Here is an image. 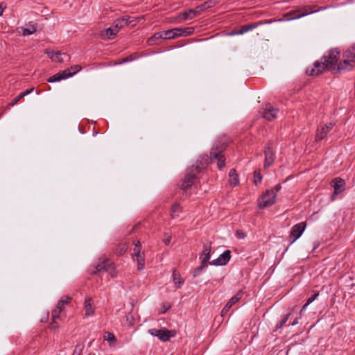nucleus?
Listing matches in <instances>:
<instances>
[{
  "mask_svg": "<svg viewBox=\"0 0 355 355\" xmlns=\"http://www.w3.org/2000/svg\"><path fill=\"white\" fill-rule=\"evenodd\" d=\"M6 7H3L2 3H0V16L3 14Z\"/></svg>",
  "mask_w": 355,
  "mask_h": 355,
  "instance_id": "8fccbe9b",
  "label": "nucleus"
},
{
  "mask_svg": "<svg viewBox=\"0 0 355 355\" xmlns=\"http://www.w3.org/2000/svg\"><path fill=\"white\" fill-rule=\"evenodd\" d=\"M230 177V184L232 187H235L239 184V175L236 173V171L234 168H232L229 172Z\"/></svg>",
  "mask_w": 355,
  "mask_h": 355,
  "instance_id": "b1692460",
  "label": "nucleus"
},
{
  "mask_svg": "<svg viewBox=\"0 0 355 355\" xmlns=\"http://www.w3.org/2000/svg\"><path fill=\"white\" fill-rule=\"evenodd\" d=\"M173 40L174 39L173 28L164 31L155 33L153 36L148 39V45H154L157 40Z\"/></svg>",
  "mask_w": 355,
  "mask_h": 355,
  "instance_id": "1a4fd4ad",
  "label": "nucleus"
},
{
  "mask_svg": "<svg viewBox=\"0 0 355 355\" xmlns=\"http://www.w3.org/2000/svg\"><path fill=\"white\" fill-rule=\"evenodd\" d=\"M171 236L168 233L164 234V238L163 239V242L165 245H168L171 243Z\"/></svg>",
  "mask_w": 355,
  "mask_h": 355,
  "instance_id": "ea45409f",
  "label": "nucleus"
},
{
  "mask_svg": "<svg viewBox=\"0 0 355 355\" xmlns=\"http://www.w3.org/2000/svg\"><path fill=\"white\" fill-rule=\"evenodd\" d=\"M22 95H21V94H19L18 96H17L10 103V105L11 106H13L15 105V104H17L18 103V101H19L21 98H22Z\"/></svg>",
  "mask_w": 355,
  "mask_h": 355,
  "instance_id": "a19ab883",
  "label": "nucleus"
},
{
  "mask_svg": "<svg viewBox=\"0 0 355 355\" xmlns=\"http://www.w3.org/2000/svg\"><path fill=\"white\" fill-rule=\"evenodd\" d=\"M331 187H334V193L332 194V199H334V196L338 195L345 189V182L340 178H336L331 182Z\"/></svg>",
  "mask_w": 355,
  "mask_h": 355,
  "instance_id": "4468645a",
  "label": "nucleus"
},
{
  "mask_svg": "<svg viewBox=\"0 0 355 355\" xmlns=\"http://www.w3.org/2000/svg\"><path fill=\"white\" fill-rule=\"evenodd\" d=\"M58 327L59 326L57 324V322H55V320H52V322L49 324V328L51 329H55L58 328Z\"/></svg>",
  "mask_w": 355,
  "mask_h": 355,
  "instance_id": "37998d69",
  "label": "nucleus"
},
{
  "mask_svg": "<svg viewBox=\"0 0 355 355\" xmlns=\"http://www.w3.org/2000/svg\"><path fill=\"white\" fill-rule=\"evenodd\" d=\"M271 23H272V20L269 19V20H263V21H260L259 22H256V23H252V24H249L243 25L238 31H236L235 32V34L243 35L249 31H252V30L257 28L260 25L266 24H271Z\"/></svg>",
  "mask_w": 355,
  "mask_h": 355,
  "instance_id": "f8f14e48",
  "label": "nucleus"
},
{
  "mask_svg": "<svg viewBox=\"0 0 355 355\" xmlns=\"http://www.w3.org/2000/svg\"><path fill=\"white\" fill-rule=\"evenodd\" d=\"M236 233L239 239H244L245 236V234L242 232H239V231H237Z\"/></svg>",
  "mask_w": 355,
  "mask_h": 355,
  "instance_id": "de8ad7c7",
  "label": "nucleus"
},
{
  "mask_svg": "<svg viewBox=\"0 0 355 355\" xmlns=\"http://www.w3.org/2000/svg\"><path fill=\"white\" fill-rule=\"evenodd\" d=\"M148 333L153 336L157 337L162 342H167L171 338L175 336L176 332L174 330H168L165 327H162L159 329L155 328L150 329Z\"/></svg>",
  "mask_w": 355,
  "mask_h": 355,
  "instance_id": "423d86ee",
  "label": "nucleus"
},
{
  "mask_svg": "<svg viewBox=\"0 0 355 355\" xmlns=\"http://www.w3.org/2000/svg\"><path fill=\"white\" fill-rule=\"evenodd\" d=\"M61 311V309L55 306V308L51 312L52 320H55L57 318H59Z\"/></svg>",
  "mask_w": 355,
  "mask_h": 355,
  "instance_id": "72a5a7b5",
  "label": "nucleus"
},
{
  "mask_svg": "<svg viewBox=\"0 0 355 355\" xmlns=\"http://www.w3.org/2000/svg\"><path fill=\"white\" fill-rule=\"evenodd\" d=\"M135 248L134 249H137V250L138 251H141V244L140 243L139 241H137L135 242Z\"/></svg>",
  "mask_w": 355,
  "mask_h": 355,
  "instance_id": "c03bdc74",
  "label": "nucleus"
},
{
  "mask_svg": "<svg viewBox=\"0 0 355 355\" xmlns=\"http://www.w3.org/2000/svg\"><path fill=\"white\" fill-rule=\"evenodd\" d=\"M22 31V35H29L33 34L37 31V26L35 24H30L28 28H21Z\"/></svg>",
  "mask_w": 355,
  "mask_h": 355,
  "instance_id": "bb28decb",
  "label": "nucleus"
},
{
  "mask_svg": "<svg viewBox=\"0 0 355 355\" xmlns=\"http://www.w3.org/2000/svg\"><path fill=\"white\" fill-rule=\"evenodd\" d=\"M273 148V141H269L267 144V146L264 150L265 155V160H264V167L268 168L270 166L274 161L275 157V154L272 150Z\"/></svg>",
  "mask_w": 355,
  "mask_h": 355,
  "instance_id": "9d476101",
  "label": "nucleus"
},
{
  "mask_svg": "<svg viewBox=\"0 0 355 355\" xmlns=\"http://www.w3.org/2000/svg\"><path fill=\"white\" fill-rule=\"evenodd\" d=\"M281 189H282L281 184H278L275 186V187H274V189L272 190H274V191L277 193V192L280 191Z\"/></svg>",
  "mask_w": 355,
  "mask_h": 355,
  "instance_id": "49530a36",
  "label": "nucleus"
},
{
  "mask_svg": "<svg viewBox=\"0 0 355 355\" xmlns=\"http://www.w3.org/2000/svg\"><path fill=\"white\" fill-rule=\"evenodd\" d=\"M85 309L86 315H91L94 313L92 309V300L90 298L86 299L85 302Z\"/></svg>",
  "mask_w": 355,
  "mask_h": 355,
  "instance_id": "cd10ccee",
  "label": "nucleus"
},
{
  "mask_svg": "<svg viewBox=\"0 0 355 355\" xmlns=\"http://www.w3.org/2000/svg\"><path fill=\"white\" fill-rule=\"evenodd\" d=\"M181 211V207L180 204L175 203L172 205L171 209V216L172 218H175L178 217L179 215L178 214Z\"/></svg>",
  "mask_w": 355,
  "mask_h": 355,
  "instance_id": "c85d7f7f",
  "label": "nucleus"
},
{
  "mask_svg": "<svg viewBox=\"0 0 355 355\" xmlns=\"http://www.w3.org/2000/svg\"><path fill=\"white\" fill-rule=\"evenodd\" d=\"M309 305V304H308V302H306L305 304H304V306H302L301 311H300V314H302V313L306 309V308Z\"/></svg>",
  "mask_w": 355,
  "mask_h": 355,
  "instance_id": "09e8293b",
  "label": "nucleus"
},
{
  "mask_svg": "<svg viewBox=\"0 0 355 355\" xmlns=\"http://www.w3.org/2000/svg\"><path fill=\"white\" fill-rule=\"evenodd\" d=\"M334 123H329L326 124L324 127H322L320 130H318L317 133L315 135V141H319L323 139L329 131L333 128Z\"/></svg>",
  "mask_w": 355,
  "mask_h": 355,
  "instance_id": "6ab92c4d",
  "label": "nucleus"
},
{
  "mask_svg": "<svg viewBox=\"0 0 355 355\" xmlns=\"http://www.w3.org/2000/svg\"><path fill=\"white\" fill-rule=\"evenodd\" d=\"M208 163L209 157L207 155L202 156L200 157L199 159L197 160L196 164H193L191 166H193L194 171L197 173H199L207 167Z\"/></svg>",
  "mask_w": 355,
  "mask_h": 355,
  "instance_id": "aec40b11",
  "label": "nucleus"
},
{
  "mask_svg": "<svg viewBox=\"0 0 355 355\" xmlns=\"http://www.w3.org/2000/svg\"><path fill=\"white\" fill-rule=\"evenodd\" d=\"M318 10H313L311 6H304L297 9L292 10L289 12L285 13L282 18H279L277 19H272V22L275 21H289L292 19H300L302 17H305L308 15L317 12Z\"/></svg>",
  "mask_w": 355,
  "mask_h": 355,
  "instance_id": "7ed1b4c3",
  "label": "nucleus"
},
{
  "mask_svg": "<svg viewBox=\"0 0 355 355\" xmlns=\"http://www.w3.org/2000/svg\"><path fill=\"white\" fill-rule=\"evenodd\" d=\"M104 339L109 342H115L116 338L112 333L105 332V335L104 336Z\"/></svg>",
  "mask_w": 355,
  "mask_h": 355,
  "instance_id": "c9c22d12",
  "label": "nucleus"
},
{
  "mask_svg": "<svg viewBox=\"0 0 355 355\" xmlns=\"http://www.w3.org/2000/svg\"><path fill=\"white\" fill-rule=\"evenodd\" d=\"M132 254V259L137 262V269L141 270L144 268L145 264V254L144 252L138 251L137 248L134 249Z\"/></svg>",
  "mask_w": 355,
  "mask_h": 355,
  "instance_id": "f3484780",
  "label": "nucleus"
},
{
  "mask_svg": "<svg viewBox=\"0 0 355 355\" xmlns=\"http://www.w3.org/2000/svg\"><path fill=\"white\" fill-rule=\"evenodd\" d=\"M243 296V292L241 291H239L235 295H234L229 302L225 304L223 309L221 311V315L223 316L227 314L230 308L236 302H238Z\"/></svg>",
  "mask_w": 355,
  "mask_h": 355,
  "instance_id": "dca6fc26",
  "label": "nucleus"
},
{
  "mask_svg": "<svg viewBox=\"0 0 355 355\" xmlns=\"http://www.w3.org/2000/svg\"><path fill=\"white\" fill-rule=\"evenodd\" d=\"M262 180V175L259 171H255L254 173V183L255 185L261 183Z\"/></svg>",
  "mask_w": 355,
  "mask_h": 355,
  "instance_id": "2f4dec72",
  "label": "nucleus"
},
{
  "mask_svg": "<svg viewBox=\"0 0 355 355\" xmlns=\"http://www.w3.org/2000/svg\"><path fill=\"white\" fill-rule=\"evenodd\" d=\"M291 315V313H288L287 315H286L281 320L279 323L277 324L276 325V328L277 329H281L283 327V326L286 324V322H287V320H288L289 317Z\"/></svg>",
  "mask_w": 355,
  "mask_h": 355,
  "instance_id": "473e14b6",
  "label": "nucleus"
},
{
  "mask_svg": "<svg viewBox=\"0 0 355 355\" xmlns=\"http://www.w3.org/2000/svg\"><path fill=\"white\" fill-rule=\"evenodd\" d=\"M84 349L83 344H77L72 355H81L83 349Z\"/></svg>",
  "mask_w": 355,
  "mask_h": 355,
  "instance_id": "f704fd0d",
  "label": "nucleus"
},
{
  "mask_svg": "<svg viewBox=\"0 0 355 355\" xmlns=\"http://www.w3.org/2000/svg\"><path fill=\"white\" fill-rule=\"evenodd\" d=\"M231 259V252L229 250L223 252L217 259L209 262L210 265L213 266H225Z\"/></svg>",
  "mask_w": 355,
  "mask_h": 355,
  "instance_id": "ddd939ff",
  "label": "nucleus"
},
{
  "mask_svg": "<svg viewBox=\"0 0 355 355\" xmlns=\"http://www.w3.org/2000/svg\"><path fill=\"white\" fill-rule=\"evenodd\" d=\"M298 324V318H295L294 321L291 324V326H295Z\"/></svg>",
  "mask_w": 355,
  "mask_h": 355,
  "instance_id": "3c124183",
  "label": "nucleus"
},
{
  "mask_svg": "<svg viewBox=\"0 0 355 355\" xmlns=\"http://www.w3.org/2000/svg\"><path fill=\"white\" fill-rule=\"evenodd\" d=\"M105 264V263H103V261L98 263V264L95 266V270L92 271L91 273L92 274H96L98 272L105 270V269H107V268H106Z\"/></svg>",
  "mask_w": 355,
  "mask_h": 355,
  "instance_id": "7c9ffc66",
  "label": "nucleus"
},
{
  "mask_svg": "<svg viewBox=\"0 0 355 355\" xmlns=\"http://www.w3.org/2000/svg\"><path fill=\"white\" fill-rule=\"evenodd\" d=\"M215 4L214 0H209L197 6L193 9H189L180 14V17L183 20L191 19L199 15L201 12L205 11L207 8H211Z\"/></svg>",
  "mask_w": 355,
  "mask_h": 355,
  "instance_id": "20e7f679",
  "label": "nucleus"
},
{
  "mask_svg": "<svg viewBox=\"0 0 355 355\" xmlns=\"http://www.w3.org/2000/svg\"><path fill=\"white\" fill-rule=\"evenodd\" d=\"M319 292H315L314 294H313L311 297H309L306 302H308V304H311L312 303L318 296H319Z\"/></svg>",
  "mask_w": 355,
  "mask_h": 355,
  "instance_id": "58836bf2",
  "label": "nucleus"
},
{
  "mask_svg": "<svg viewBox=\"0 0 355 355\" xmlns=\"http://www.w3.org/2000/svg\"><path fill=\"white\" fill-rule=\"evenodd\" d=\"M71 300V297L69 296H63L58 302L56 306L62 311L64 309V306L68 304Z\"/></svg>",
  "mask_w": 355,
  "mask_h": 355,
  "instance_id": "a878e982",
  "label": "nucleus"
},
{
  "mask_svg": "<svg viewBox=\"0 0 355 355\" xmlns=\"http://www.w3.org/2000/svg\"><path fill=\"white\" fill-rule=\"evenodd\" d=\"M207 266V264H202V261L200 262V265L196 267L193 272V277L196 278L198 277L202 272L203 269Z\"/></svg>",
  "mask_w": 355,
  "mask_h": 355,
  "instance_id": "c756f323",
  "label": "nucleus"
},
{
  "mask_svg": "<svg viewBox=\"0 0 355 355\" xmlns=\"http://www.w3.org/2000/svg\"><path fill=\"white\" fill-rule=\"evenodd\" d=\"M278 112L279 110L277 108H275L270 104H268L263 111V117L268 121H272L277 117Z\"/></svg>",
  "mask_w": 355,
  "mask_h": 355,
  "instance_id": "a211bd4d",
  "label": "nucleus"
},
{
  "mask_svg": "<svg viewBox=\"0 0 355 355\" xmlns=\"http://www.w3.org/2000/svg\"><path fill=\"white\" fill-rule=\"evenodd\" d=\"M128 250V245L125 243H119L114 250V253L119 257L123 255Z\"/></svg>",
  "mask_w": 355,
  "mask_h": 355,
  "instance_id": "393cba45",
  "label": "nucleus"
},
{
  "mask_svg": "<svg viewBox=\"0 0 355 355\" xmlns=\"http://www.w3.org/2000/svg\"><path fill=\"white\" fill-rule=\"evenodd\" d=\"M69 69H70L71 73H73V76L74 74H76L77 72H78L79 71H80L82 69V67L80 65L76 64V65L71 66Z\"/></svg>",
  "mask_w": 355,
  "mask_h": 355,
  "instance_id": "e433bc0d",
  "label": "nucleus"
},
{
  "mask_svg": "<svg viewBox=\"0 0 355 355\" xmlns=\"http://www.w3.org/2000/svg\"><path fill=\"white\" fill-rule=\"evenodd\" d=\"M134 60V58L132 57V55H129L126 58H125L122 62H130V61H132Z\"/></svg>",
  "mask_w": 355,
  "mask_h": 355,
  "instance_id": "a18cd8bd",
  "label": "nucleus"
},
{
  "mask_svg": "<svg viewBox=\"0 0 355 355\" xmlns=\"http://www.w3.org/2000/svg\"><path fill=\"white\" fill-rule=\"evenodd\" d=\"M73 76V73H71V71H70V69H66L63 71H61L57 73H55V75L49 77L48 79H47V81L49 83H55V82H59L62 80H64V79H67L68 78H70Z\"/></svg>",
  "mask_w": 355,
  "mask_h": 355,
  "instance_id": "2eb2a0df",
  "label": "nucleus"
},
{
  "mask_svg": "<svg viewBox=\"0 0 355 355\" xmlns=\"http://www.w3.org/2000/svg\"><path fill=\"white\" fill-rule=\"evenodd\" d=\"M136 227H137V225H135V227H133V228H132V231H134V230L136 229Z\"/></svg>",
  "mask_w": 355,
  "mask_h": 355,
  "instance_id": "864d4df0",
  "label": "nucleus"
},
{
  "mask_svg": "<svg viewBox=\"0 0 355 355\" xmlns=\"http://www.w3.org/2000/svg\"><path fill=\"white\" fill-rule=\"evenodd\" d=\"M174 39L181 36H188L191 35L194 28L193 27H185V28H173Z\"/></svg>",
  "mask_w": 355,
  "mask_h": 355,
  "instance_id": "4be33fe9",
  "label": "nucleus"
},
{
  "mask_svg": "<svg viewBox=\"0 0 355 355\" xmlns=\"http://www.w3.org/2000/svg\"><path fill=\"white\" fill-rule=\"evenodd\" d=\"M197 174L198 173L193 169V166L189 167L187 170V173L180 185V189L186 191L187 189L191 188L196 178Z\"/></svg>",
  "mask_w": 355,
  "mask_h": 355,
  "instance_id": "6e6552de",
  "label": "nucleus"
},
{
  "mask_svg": "<svg viewBox=\"0 0 355 355\" xmlns=\"http://www.w3.org/2000/svg\"><path fill=\"white\" fill-rule=\"evenodd\" d=\"M130 19L131 17L130 16L125 15L121 17V18L116 19L114 22L113 26L106 29V35L107 38H114L116 35L119 29L125 25L132 24V26H134L135 24H132L134 21L130 20Z\"/></svg>",
  "mask_w": 355,
  "mask_h": 355,
  "instance_id": "39448f33",
  "label": "nucleus"
},
{
  "mask_svg": "<svg viewBox=\"0 0 355 355\" xmlns=\"http://www.w3.org/2000/svg\"><path fill=\"white\" fill-rule=\"evenodd\" d=\"M228 139H225L223 141H217L212 146L210 151V160L214 162V159H217V167L221 170L225 164V158L222 153L226 149L228 144Z\"/></svg>",
  "mask_w": 355,
  "mask_h": 355,
  "instance_id": "f03ea898",
  "label": "nucleus"
},
{
  "mask_svg": "<svg viewBox=\"0 0 355 355\" xmlns=\"http://www.w3.org/2000/svg\"><path fill=\"white\" fill-rule=\"evenodd\" d=\"M103 263H105V265L106 268H107V269H105V271L108 272L110 270L114 269L113 263L110 262L109 259L103 260Z\"/></svg>",
  "mask_w": 355,
  "mask_h": 355,
  "instance_id": "4c0bfd02",
  "label": "nucleus"
},
{
  "mask_svg": "<svg viewBox=\"0 0 355 355\" xmlns=\"http://www.w3.org/2000/svg\"><path fill=\"white\" fill-rule=\"evenodd\" d=\"M306 228L305 222L299 223L293 225L290 232V238L292 239L290 245H292L296 240H297L303 234Z\"/></svg>",
  "mask_w": 355,
  "mask_h": 355,
  "instance_id": "9b49d317",
  "label": "nucleus"
},
{
  "mask_svg": "<svg viewBox=\"0 0 355 355\" xmlns=\"http://www.w3.org/2000/svg\"><path fill=\"white\" fill-rule=\"evenodd\" d=\"M276 193L274 190H266L258 201L259 209H264L272 205L275 203Z\"/></svg>",
  "mask_w": 355,
  "mask_h": 355,
  "instance_id": "0eeeda50",
  "label": "nucleus"
},
{
  "mask_svg": "<svg viewBox=\"0 0 355 355\" xmlns=\"http://www.w3.org/2000/svg\"><path fill=\"white\" fill-rule=\"evenodd\" d=\"M33 90H34V87H31L30 89L25 90L23 92H21L20 94H21V95H22V97L24 98V96L30 94Z\"/></svg>",
  "mask_w": 355,
  "mask_h": 355,
  "instance_id": "79ce46f5",
  "label": "nucleus"
},
{
  "mask_svg": "<svg viewBox=\"0 0 355 355\" xmlns=\"http://www.w3.org/2000/svg\"><path fill=\"white\" fill-rule=\"evenodd\" d=\"M211 242L207 243L203 245V250L202 252L200 259L202 264H207L211 257Z\"/></svg>",
  "mask_w": 355,
  "mask_h": 355,
  "instance_id": "412c9836",
  "label": "nucleus"
},
{
  "mask_svg": "<svg viewBox=\"0 0 355 355\" xmlns=\"http://www.w3.org/2000/svg\"><path fill=\"white\" fill-rule=\"evenodd\" d=\"M173 282L177 288H180L184 284V279L177 270L173 271Z\"/></svg>",
  "mask_w": 355,
  "mask_h": 355,
  "instance_id": "5701e85b",
  "label": "nucleus"
},
{
  "mask_svg": "<svg viewBox=\"0 0 355 355\" xmlns=\"http://www.w3.org/2000/svg\"><path fill=\"white\" fill-rule=\"evenodd\" d=\"M340 56V51L337 49L328 51L327 55L322 57L320 61L314 62L313 67L306 70V74L315 76L321 74L324 70L335 73H340L343 71H350L353 69L352 63L355 62V44L346 50L343 54L345 60L337 64Z\"/></svg>",
  "mask_w": 355,
  "mask_h": 355,
  "instance_id": "f257e3e1",
  "label": "nucleus"
},
{
  "mask_svg": "<svg viewBox=\"0 0 355 355\" xmlns=\"http://www.w3.org/2000/svg\"><path fill=\"white\" fill-rule=\"evenodd\" d=\"M60 55H61V53H55V55H56L57 58H58V56Z\"/></svg>",
  "mask_w": 355,
  "mask_h": 355,
  "instance_id": "603ef678",
  "label": "nucleus"
}]
</instances>
